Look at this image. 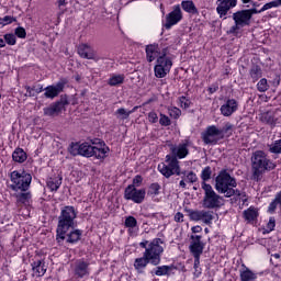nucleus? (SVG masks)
Masks as SVG:
<instances>
[{
	"instance_id": "nucleus-9",
	"label": "nucleus",
	"mask_w": 281,
	"mask_h": 281,
	"mask_svg": "<svg viewBox=\"0 0 281 281\" xmlns=\"http://www.w3.org/2000/svg\"><path fill=\"white\" fill-rule=\"evenodd\" d=\"M166 164L158 165V170L161 172L164 177L169 179V177H172V175H177L178 177L181 175L180 168H179V160H177V157L170 158V156H167Z\"/></svg>"
},
{
	"instance_id": "nucleus-17",
	"label": "nucleus",
	"mask_w": 281,
	"mask_h": 281,
	"mask_svg": "<svg viewBox=\"0 0 281 281\" xmlns=\"http://www.w3.org/2000/svg\"><path fill=\"white\" fill-rule=\"evenodd\" d=\"M181 19H183L181 7L179 5L173 7V10L166 16V24H165L166 30H170L172 25H177V23H179Z\"/></svg>"
},
{
	"instance_id": "nucleus-42",
	"label": "nucleus",
	"mask_w": 281,
	"mask_h": 281,
	"mask_svg": "<svg viewBox=\"0 0 281 281\" xmlns=\"http://www.w3.org/2000/svg\"><path fill=\"white\" fill-rule=\"evenodd\" d=\"M168 113L173 120H179V117H181V110L177 106H169Z\"/></svg>"
},
{
	"instance_id": "nucleus-34",
	"label": "nucleus",
	"mask_w": 281,
	"mask_h": 281,
	"mask_svg": "<svg viewBox=\"0 0 281 281\" xmlns=\"http://www.w3.org/2000/svg\"><path fill=\"white\" fill-rule=\"evenodd\" d=\"M125 78L126 77L124 75H112L108 83L110 87H117V85H124Z\"/></svg>"
},
{
	"instance_id": "nucleus-3",
	"label": "nucleus",
	"mask_w": 281,
	"mask_h": 281,
	"mask_svg": "<svg viewBox=\"0 0 281 281\" xmlns=\"http://www.w3.org/2000/svg\"><path fill=\"white\" fill-rule=\"evenodd\" d=\"M252 181H262L265 172L274 170L276 164L269 159L262 150H257L252 154Z\"/></svg>"
},
{
	"instance_id": "nucleus-19",
	"label": "nucleus",
	"mask_w": 281,
	"mask_h": 281,
	"mask_svg": "<svg viewBox=\"0 0 281 281\" xmlns=\"http://www.w3.org/2000/svg\"><path fill=\"white\" fill-rule=\"evenodd\" d=\"M222 115H224V117H229L232 115H234V113H236V111H238V101H236L235 99H228L220 109Z\"/></svg>"
},
{
	"instance_id": "nucleus-35",
	"label": "nucleus",
	"mask_w": 281,
	"mask_h": 281,
	"mask_svg": "<svg viewBox=\"0 0 281 281\" xmlns=\"http://www.w3.org/2000/svg\"><path fill=\"white\" fill-rule=\"evenodd\" d=\"M160 190H161V186L157 182H154L148 188L147 196L155 199V196H158Z\"/></svg>"
},
{
	"instance_id": "nucleus-7",
	"label": "nucleus",
	"mask_w": 281,
	"mask_h": 281,
	"mask_svg": "<svg viewBox=\"0 0 281 281\" xmlns=\"http://www.w3.org/2000/svg\"><path fill=\"white\" fill-rule=\"evenodd\" d=\"M10 180L12 182L10 184L11 190H13L14 192H19V190L21 192H27L32 183V175L25 171H13L10 173Z\"/></svg>"
},
{
	"instance_id": "nucleus-58",
	"label": "nucleus",
	"mask_w": 281,
	"mask_h": 281,
	"mask_svg": "<svg viewBox=\"0 0 281 281\" xmlns=\"http://www.w3.org/2000/svg\"><path fill=\"white\" fill-rule=\"evenodd\" d=\"M272 201L276 203V205H280L281 207V191L274 195V199Z\"/></svg>"
},
{
	"instance_id": "nucleus-38",
	"label": "nucleus",
	"mask_w": 281,
	"mask_h": 281,
	"mask_svg": "<svg viewBox=\"0 0 281 281\" xmlns=\"http://www.w3.org/2000/svg\"><path fill=\"white\" fill-rule=\"evenodd\" d=\"M154 71L156 78H166V76L170 74V70L168 68H164L161 66H155Z\"/></svg>"
},
{
	"instance_id": "nucleus-54",
	"label": "nucleus",
	"mask_w": 281,
	"mask_h": 281,
	"mask_svg": "<svg viewBox=\"0 0 281 281\" xmlns=\"http://www.w3.org/2000/svg\"><path fill=\"white\" fill-rule=\"evenodd\" d=\"M148 120L151 124H157V121L159 120V117L157 116V113L155 112H149L148 113Z\"/></svg>"
},
{
	"instance_id": "nucleus-60",
	"label": "nucleus",
	"mask_w": 281,
	"mask_h": 281,
	"mask_svg": "<svg viewBox=\"0 0 281 281\" xmlns=\"http://www.w3.org/2000/svg\"><path fill=\"white\" fill-rule=\"evenodd\" d=\"M277 207H278V204H276L274 201L272 200V202L269 204L268 212L270 214H273V212H276Z\"/></svg>"
},
{
	"instance_id": "nucleus-29",
	"label": "nucleus",
	"mask_w": 281,
	"mask_h": 281,
	"mask_svg": "<svg viewBox=\"0 0 281 281\" xmlns=\"http://www.w3.org/2000/svg\"><path fill=\"white\" fill-rule=\"evenodd\" d=\"M261 122H263V124H269V126L273 127L276 126V122H278V119L276 117L273 112H266L261 114Z\"/></svg>"
},
{
	"instance_id": "nucleus-52",
	"label": "nucleus",
	"mask_w": 281,
	"mask_h": 281,
	"mask_svg": "<svg viewBox=\"0 0 281 281\" xmlns=\"http://www.w3.org/2000/svg\"><path fill=\"white\" fill-rule=\"evenodd\" d=\"M271 8H278V2L276 0L266 3L262 8H261V12H267V10H271Z\"/></svg>"
},
{
	"instance_id": "nucleus-50",
	"label": "nucleus",
	"mask_w": 281,
	"mask_h": 281,
	"mask_svg": "<svg viewBox=\"0 0 281 281\" xmlns=\"http://www.w3.org/2000/svg\"><path fill=\"white\" fill-rule=\"evenodd\" d=\"M159 124L161 126H170L171 124L170 117H168L166 114H160Z\"/></svg>"
},
{
	"instance_id": "nucleus-55",
	"label": "nucleus",
	"mask_w": 281,
	"mask_h": 281,
	"mask_svg": "<svg viewBox=\"0 0 281 281\" xmlns=\"http://www.w3.org/2000/svg\"><path fill=\"white\" fill-rule=\"evenodd\" d=\"M144 181V179L142 178V176H135V178L133 179V184L132 186H136L137 188H139V186H142V182Z\"/></svg>"
},
{
	"instance_id": "nucleus-46",
	"label": "nucleus",
	"mask_w": 281,
	"mask_h": 281,
	"mask_svg": "<svg viewBox=\"0 0 281 281\" xmlns=\"http://www.w3.org/2000/svg\"><path fill=\"white\" fill-rule=\"evenodd\" d=\"M125 227H127L128 229H134V227L137 225V218H135L134 216H127L125 218V223H124Z\"/></svg>"
},
{
	"instance_id": "nucleus-40",
	"label": "nucleus",
	"mask_w": 281,
	"mask_h": 281,
	"mask_svg": "<svg viewBox=\"0 0 281 281\" xmlns=\"http://www.w3.org/2000/svg\"><path fill=\"white\" fill-rule=\"evenodd\" d=\"M178 102L180 109H190V106L192 105V101L186 95L179 97Z\"/></svg>"
},
{
	"instance_id": "nucleus-48",
	"label": "nucleus",
	"mask_w": 281,
	"mask_h": 281,
	"mask_svg": "<svg viewBox=\"0 0 281 281\" xmlns=\"http://www.w3.org/2000/svg\"><path fill=\"white\" fill-rule=\"evenodd\" d=\"M14 36H18V38H25L27 36V32L24 27L19 26L14 31Z\"/></svg>"
},
{
	"instance_id": "nucleus-39",
	"label": "nucleus",
	"mask_w": 281,
	"mask_h": 281,
	"mask_svg": "<svg viewBox=\"0 0 281 281\" xmlns=\"http://www.w3.org/2000/svg\"><path fill=\"white\" fill-rule=\"evenodd\" d=\"M250 77L254 81L259 80V78H262V69L258 66H252L250 69Z\"/></svg>"
},
{
	"instance_id": "nucleus-15",
	"label": "nucleus",
	"mask_w": 281,
	"mask_h": 281,
	"mask_svg": "<svg viewBox=\"0 0 281 281\" xmlns=\"http://www.w3.org/2000/svg\"><path fill=\"white\" fill-rule=\"evenodd\" d=\"M78 54L81 58H86V60H94L95 63H98V60H102L95 49H93L89 44L79 45Z\"/></svg>"
},
{
	"instance_id": "nucleus-14",
	"label": "nucleus",
	"mask_w": 281,
	"mask_h": 281,
	"mask_svg": "<svg viewBox=\"0 0 281 281\" xmlns=\"http://www.w3.org/2000/svg\"><path fill=\"white\" fill-rule=\"evenodd\" d=\"M189 216L191 221H202L205 225H212V221H214V212L212 211H191Z\"/></svg>"
},
{
	"instance_id": "nucleus-12",
	"label": "nucleus",
	"mask_w": 281,
	"mask_h": 281,
	"mask_svg": "<svg viewBox=\"0 0 281 281\" xmlns=\"http://www.w3.org/2000/svg\"><path fill=\"white\" fill-rule=\"evenodd\" d=\"M203 238L200 235H191L190 237V246L189 249L193 256V258H196V262H199V257L203 255V249H205V243L201 240Z\"/></svg>"
},
{
	"instance_id": "nucleus-61",
	"label": "nucleus",
	"mask_w": 281,
	"mask_h": 281,
	"mask_svg": "<svg viewBox=\"0 0 281 281\" xmlns=\"http://www.w3.org/2000/svg\"><path fill=\"white\" fill-rule=\"evenodd\" d=\"M25 89H26V93L29 94V97L30 98H34V91H35V89L34 88H31V87H29V86H26L25 87Z\"/></svg>"
},
{
	"instance_id": "nucleus-33",
	"label": "nucleus",
	"mask_w": 281,
	"mask_h": 281,
	"mask_svg": "<svg viewBox=\"0 0 281 281\" xmlns=\"http://www.w3.org/2000/svg\"><path fill=\"white\" fill-rule=\"evenodd\" d=\"M256 278L258 277L249 268H246L244 271L240 272L241 281H256Z\"/></svg>"
},
{
	"instance_id": "nucleus-56",
	"label": "nucleus",
	"mask_w": 281,
	"mask_h": 281,
	"mask_svg": "<svg viewBox=\"0 0 281 281\" xmlns=\"http://www.w3.org/2000/svg\"><path fill=\"white\" fill-rule=\"evenodd\" d=\"M234 128V125L232 123H226L225 126L221 130L223 131V138L225 137V133H229Z\"/></svg>"
},
{
	"instance_id": "nucleus-23",
	"label": "nucleus",
	"mask_w": 281,
	"mask_h": 281,
	"mask_svg": "<svg viewBox=\"0 0 281 281\" xmlns=\"http://www.w3.org/2000/svg\"><path fill=\"white\" fill-rule=\"evenodd\" d=\"M150 262V259L146 257L143 254V257L136 258L134 261V269L137 271V273H144V269L148 267V263Z\"/></svg>"
},
{
	"instance_id": "nucleus-10",
	"label": "nucleus",
	"mask_w": 281,
	"mask_h": 281,
	"mask_svg": "<svg viewBox=\"0 0 281 281\" xmlns=\"http://www.w3.org/2000/svg\"><path fill=\"white\" fill-rule=\"evenodd\" d=\"M202 139L204 144L216 145L221 139H223V131L216 127V125H210L202 133Z\"/></svg>"
},
{
	"instance_id": "nucleus-11",
	"label": "nucleus",
	"mask_w": 281,
	"mask_h": 281,
	"mask_svg": "<svg viewBox=\"0 0 281 281\" xmlns=\"http://www.w3.org/2000/svg\"><path fill=\"white\" fill-rule=\"evenodd\" d=\"M146 196V190L135 188V186L130 184L125 188L124 199L126 201H133L134 203H143Z\"/></svg>"
},
{
	"instance_id": "nucleus-53",
	"label": "nucleus",
	"mask_w": 281,
	"mask_h": 281,
	"mask_svg": "<svg viewBox=\"0 0 281 281\" xmlns=\"http://www.w3.org/2000/svg\"><path fill=\"white\" fill-rule=\"evenodd\" d=\"M268 232H273L276 229V217H270L267 224Z\"/></svg>"
},
{
	"instance_id": "nucleus-43",
	"label": "nucleus",
	"mask_w": 281,
	"mask_h": 281,
	"mask_svg": "<svg viewBox=\"0 0 281 281\" xmlns=\"http://www.w3.org/2000/svg\"><path fill=\"white\" fill-rule=\"evenodd\" d=\"M171 268L169 266H160L157 267L155 270V276H168L170 273Z\"/></svg>"
},
{
	"instance_id": "nucleus-37",
	"label": "nucleus",
	"mask_w": 281,
	"mask_h": 281,
	"mask_svg": "<svg viewBox=\"0 0 281 281\" xmlns=\"http://www.w3.org/2000/svg\"><path fill=\"white\" fill-rule=\"evenodd\" d=\"M15 199L18 203H30V199H32V193L30 192L16 193Z\"/></svg>"
},
{
	"instance_id": "nucleus-1",
	"label": "nucleus",
	"mask_w": 281,
	"mask_h": 281,
	"mask_svg": "<svg viewBox=\"0 0 281 281\" xmlns=\"http://www.w3.org/2000/svg\"><path fill=\"white\" fill-rule=\"evenodd\" d=\"M238 182H236V178L232 177L227 172V169H222L215 178V190L218 194H224L226 199H231V196H238L241 201H247V195L245 192L236 189Z\"/></svg>"
},
{
	"instance_id": "nucleus-6",
	"label": "nucleus",
	"mask_w": 281,
	"mask_h": 281,
	"mask_svg": "<svg viewBox=\"0 0 281 281\" xmlns=\"http://www.w3.org/2000/svg\"><path fill=\"white\" fill-rule=\"evenodd\" d=\"M202 190H204V198H203V207H206V210H216V207H221L223 203H225V199L216 191H214V188L211 187V184H207L205 182H202Z\"/></svg>"
},
{
	"instance_id": "nucleus-4",
	"label": "nucleus",
	"mask_w": 281,
	"mask_h": 281,
	"mask_svg": "<svg viewBox=\"0 0 281 281\" xmlns=\"http://www.w3.org/2000/svg\"><path fill=\"white\" fill-rule=\"evenodd\" d=\"M76 209L74 206H65L58 220L56 240L58 245L65 243V234L74 228V221H76Z\"/></svg>"
},
{
	"instance_id": "nucleus-5",
	"label": "nucleus",
	"mask_w": 281,
	"mask_h": 281,
	"mask_svg": "<svg viewBox=\"0 0 281 281\" xmlns=\"http://www.w3.org/2000/svg\"><path fill=\"white\" fill-rule=\"evenodd\" d=\"M161 245H164L161 238H154L150 243L148 240L139 243V247L145 249V258H148L150 265H154V267L161 263V254H164V246Z\"/></svg>"
},
{
	"instance_id": "nucleus-32",
	"label": "nucleus",
	"mask_w": 281,
	"mask_h": 281,
	"mask_svg": "<svg viewBox=\"0 0 281 281\" xmlns=\"http://www.w3.org/2000/svg\"><path fill=\"white\" fill-rule=\"evenodd\" d=\"M13 161H16L18 164H23L25 159H27V154L21 148H18L13 151L12 155Z\"/></svg>"
},
{
	"instance_id": "nucleus-47",
	"label": "nucleus",
	"mask_w": 281,
	"mask_h": 281,
	"mask_svg": "<svg viewBox=\"0 0 281 281\" xmlns=\"http://www.w3.org/2000/svg\"><path fill=\"white\" fill-rule=\"evenodd\" d=\"M4 41L7 45H16V35L14 33H8L4 35Z\"/></svg>"
},
{
	"instance_id": "nucleus-2",
	"label": "nucleus",
	"mask_w": 281,
	"mask_h": 281,
	"mask_svg": "<svg viewBox=\"0 0 281 281\" xmlns=\"http://www.w3.org/2000/svg\"><path fill=\"white\" fill-rule=\"evenodd\" d=\"M109 150V146L104 143H72L69 148L74 157L81 155V157H95V159H106Z\"/></svg>"
},
{
	"instance_id": "nucleus-49",
	"label": "nucleus",
	"mask_w": 281,
	"mask_h": 281,
	"mask_svg": "<svg viewBox=\"0 0 281 281\" xmlns=\"http://www.w3.org/2000/svg\"><path fill=\"white\" fill-rule=\"evenodd\" d=\"M186 181H188V183H196L199 181V178L196 177V173H194V171H190L187 175Z\"/></svg>"
},
{
	"instance_id": "nucleus-22",
	"label": "nucleus",
	"mask_w": 281,
	"mask_h": 281,
	"mask_svg": "<svg viewBox=\"0 0 281 281\" xmlns=\"http://www.w3.org/2000/svg\"><path fill=\"white\" fill-rule=\"evenodd\" d=\"M190 143L188 142L179 144L177 147L171 149V153L175 155V157H178V159H186V157L190 155V150L188 149Z\"/></svg>"
},
{
	"instance_id": "nucleus-21",
	"label": "nucleus",
	"mask_w": 281,
	"mask_h": 281,
	"mask_svg": "<svg viewBox=\"0 0 281 281\" xmlns=\"http://www.w3.org/2000/svg\"><path fill=\"white\" fill-rule=\"evenodd\" d=\"M145 52H146V59L148 63H153V60H156V58L158 59L159 56H161V54H164L159 50L158 44L147 45L145 48Z\"/></svg>"
},
{
	"instance_id": "nucleus-41",
	"label": "nucleus",
	"mask_w": 281,
	"mask_h": 281,
	"mask_svg": "<svg viewBox=\"0 0 281 281\" xmlns=\"http://www.w3.org/2000/svg\"><path fill=\"white\" fill-rule=\"evenodd\" d=\"M201 179H202L203 183H205V181H210V179H212V167L207 166L202 170Z\"/></svg>"
},
{
	"instance_id": "nucleus-8",
	"label": "nucleus",
	"mask_w": 281,
	"mask_h": 281,
	"mask_svg": "<svg viewBox=\"0 0 281 281\" xmlns=\"http://www.w3.org/2000/svg\"><path fill=\"white\" fill-rule=\"evenodd\" d=\"M233 21L235 22V25H233L228 34H236L240 27H246V25L251 24V16L249 14V11L240 10L233 14Z\"/></svg>"
},
{
	"instance_id": "nucleus-16",
	"label": "nucleus",
	"mask_w": 281,
	"mask_h": 281,
	"mask_svg": "<svg viewBox=\"0 0 281 281\" xmlns=\"http://www.w3.org/2000/svg\"><path fill=\"white\" fill-rule=\"evenodd\" d=\"M65 85H67V79H60L56 85L47 86L46 88H44L45 98H48L49 100H54V98H58V94L63 93V90L65 89Z\"/></svg>"
},
{
	"instance_id": "nucleus-63",
	"label": "nucleus",
	"mask_w": 281,
	"mask_h": 281,
	"mask_svg": "<svg viewBox=\"0 0 281 281\" xmlns=\"http://www.w3.org/2000/svg\"><path fill=\"white\" fill-rule=\"evenodd\" d=\"M210 93H216L218 91V86H212L209 88Z\"/></svg>"
},
{
	"instance_id": "nucleus-31",
	"label": "nucleus",
	"mask_w": 281,
	"mask_h": 281,
	"mask_svg": "<svg viewBox=\"0 0 281 281\" xmlns=\"http://www.w3.org/2000/svg\"><path fill=\"white\" fill-rule=\"evenodd\" d=\"M244 218L248 223H251V221H256L258 218V210L250 206L248 210L244 211Z\"/></svg>"
},
{
	"instance_id": "nucleus-64",
	"label": "nucleus",
	"mask_w": 281,
	"mask_h": 281,
	"mask_svg": "<svg viewBox=\"0 0 281 281\" xmlns=\"http://www.w3.org/2000/svg\"><path fill=\"white\" fill-rule=\"evenodd\" d=\"M273 259H274V260H280V254L271 255L270 262H273Z\"/></svg>"
},
{
	"instance_id": "nucleus-24",
	"label": "nucleus",
	"mask_w": 281,
	"mask_h": 281,
	"mask_svg": "<svg viewBox=\"0 0 281 281\" xmlns=\"http://www.w3.org/2000/svg\"><path fill=\"white\" fill-rule=\"evenodd\" d=\"M32 270L37 278H43V276H45V273L47 272L45 262H43L42 260L34 261L32 263Z\"/></svg>"
},
{
	"instance_id": "nucleus-45",
	"label": "nucleus",
	"mask_w": 281,
	"mask_h": 281,
	"mask_svg": "<svg viewBox=\"0 0 281 281\" xmlns=\"http://www.w3.org/2000/svg\"><path fill=\"white\" fill-rule=\"evenodd\" d=\"M16 18L12 15H5L4 18H0L1 27H5V25H11V23H15Z\"/></svg>"
},
{
	"instance_id": "nucleus-59",
	"label": "nucleus",
	"mask_w": 281,
	"mask_h": 281,
	"mask_svg": "<svg viewBox=\"0 0 281 281\" xmlns=\"http://www.w3.org/2000/svg\"><path fill=\"white\" fill-rule=\"evenodd\" d=\"M175 221L176 223H183V213L181 212L176 213Z\"/></svg>"
},
{
	"instance_id": "nucleus-20",
	"label": "nucleus",
	"mask_w": 281,
	"mask_h": 281,
	"mask_svg": "<svg viewBox=\"0 0 281 281\" xmlns=\"http://www.w3.org/2000/svg\"><path fill=\"white\" fill-rule=\"evenodd\" d=\"M74 271L77 278H85V276H89V261H85L83 259L77 260L75 262Z\"/></svg>"
},
{
	"instance_id": "nucleus-25",
	"label": "nucleus",
	"mask_w": 281,
	"mask_h": 281,
	"mask_svg": "<svg viewBox=\"0 0 281 281\" xmlns=\"http://www.w3.org/2000/svg\"><path fill=\"white\" fill-rule=\"evenodd\" d=\"M81 236H82V231L75 229L65 234V240L66 243L74 245L75 243H78V240H80Z\"/></svg>"
},
{
	"instance_id": "nucleus-26",
	"label": "nucleus",
	"mask_w": 281,
	"mask_h": 281,
	"mask_svg": "<svg viewBox=\"0 0 281 281\" xmlns=\"http://www.w3.org/2000/svg\"><path fill=\"white\" fill-rule=\"evenodd\" d=\"M156 66L162 67V69H169V71L172 69V60L166 56V50L157 58Z\"/></svg>"
},
{
	"instance_id": "nucleus-36",
	"label": "nucleus",
	"mask_w": 281,
	"mask_h": 281,
	"mask_svg": "<svg viewBox=\"0 0 281 281\" xmlns=\"http://www.w3.org/2000/svg\"><path fill=\"white\" fill-rule=\"evenodd\" d=\"M268 150L272 155H281V138L268 145Z\"/></svg>"
},
{
	"instance_id": "nucleus-30",
	"label": "nucleus",
	"mask_w": 281,
	"mask_h": 281,
	"mask_svg": "<svg viewBox=\"0 0 281 281\" xmlns=\"http://www.w3.org/2000/svg\"><path fill=\"white\" fill-rule=\"evenodd\" d=\"M181 7L182 10H184V12H188L189 14H196L199 12L196 5H194V2L192 0L182 1Z\"/></svg>"
},
{
	"instance_id": "nucleus-62",
	"label": "nucleus",
	"mask_w": 281,
	"mask_h": 281,
	"mask_svg": "<svg viewBox=\"0 0 281 281\" xmlns=\"http://www.w3.org/2000/svg\"><path fill=\"white\" fill-rule=\"evenodd\" d=\"M191 232H192L193 234H201V232H203V228H202L201 226H193V227L191 228Z\"/></svg>"
},
{
	"instance_id": "nucleus-44",
	"label": "nucleus",
	"mask_w": 281,
	"mask_h": 281,
	"mask_svg": "<svg viewBox=\"0 0 281 281\" xmlns=\"http://www.w3.org/2000/svg\"><path fill=\"white\" fill-rule=\"evenodd\" d=\"M257 89L260 91V93H265V91H269V83L267 82V79L262 78L257 83Z\"/></svg>"
},
{
	"instance_id": "nucleus-18",
	"label": "nucleus",
	"mask_w": 281,
	"mask_h": 281,
	"mask_svg": "<svg viewBox=\"0 0 281 281\" xmlns=\"http://www.w3.org/2000/svg\"><path fill=\"white\" fill-rule=\"evenodd\" d=\"M238 0H217L216 12L221 18L226 16L232 8H236Z\"/></svg>"
},
{
	"instance_id": "nucleus-57",
	"label": "nucleus",
	"mask_w": 281,
	"mask_h": 281,
	"mask_svg": "<svg viewBox=\"0 0 281 281\" xmlns=\"http://www.w3.org/2000/svg\"><path fill=\"white\" fill-rule=\"evenodd\" d=\"M246 12H248V14H250V19H251V16H254V14H261V9L260 10H258V9H256V8H252V9H246Z\"/></svg>"
},
{
	"instance_id": "nucleus-51",
	"label": "nucleus",
	"mask_w": 281,
	"mask_h": 281,
	"mask_svg": "<svg viewBox=\"0 0 281 281\" xmlns=\"http://www.w3.org/2000/svg\"><path fill=\"white\" fill-rule=\"evenodd\" d=\"M200 265H201V257H198V261H196V257H194V269H195L194 276H196V278H199V276L201 274Z\"/></svg>"
},
{
	"instance_id": "nucleus-27",
	"label": "nucleus",
	"mask_w": 281,
	"mask_h": 281,
	"mask_svg": "<svg viewBox=\"0 0 281 281\" xmlns=\"http://www.w3.org/2000/svg\"><path fill=\"white\" fill-rule=\"evenodd\" d=\"M63 186V178L61 177H56V178H49L47 180V188L52 192H58V188Z\"/></svg>"
},
{
	"instance_id": "nucleus-28",
	"label": "nucleus",
	"mask_w": 281,
	"mask_h": 281,
	"mask_svg": "<svg viewBox=\"0 0 281 281\" xmlns=\"http://www.w3.org/2000/svg\"><path fill=\"white\" fill-rule=\"evenodd\" d=\"M138 106H134L132 110H126L124 108H121L116 110L115 115L117 120H128L131 117V114L135 113L137 111Z\"/></svg>"
},
{
	"instance_id": "nucleus-13",
	"label": "nucleus",
	"mask_w": 281,
	"mask_h": 281,
	"mask_svg": "<svg viewBox=\"0 0 281 281\" xmlns=\"http://www.w3.org/2000/svg\"><path fill=\"white\" fill-rule=\"evenodd\" d=\"M67 104H69L67 98H61L59 101L44 108V115H47L48 117H56V115H60V113L65 111V106H67Z\"/></svg>"
}]
</instances>
